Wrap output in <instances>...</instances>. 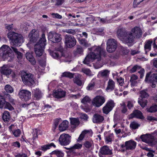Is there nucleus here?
Segmentation results:
<instances>
[{
    "instance_id": "nucleus-1",
    "label": "nucleus",
    "mask_w": 157,
    "mask_h": 157,
    "mask_svg": "<svg viewBox=\"0 0 157 157\" xmlns=\"http://www.w3.org/2000/svg\"><path fill=\"white\" fill-rule=\"evenodd\" d=\"M9 39L11 40V48L14 51V52L17 56V58L20 59L22 58V54L18 51L16 47L19 46L23 42V37L20 34H19L13 32H9L7 34Z\"/></svg>"
},
{
    "instance_id": "nucleus-2",
    "label": "nucleus",
    "mask_w": 157,
    "mask_h": 157,
    "mask_svg": "<svg viewBox=\"0 0 157 157\" xmlns=\"http://www.w3.org/2000/svg\"><path fill=\"white\" fill-rule=\"evenodd\" d=\"M90 50L91 51L88 53L83 61L84 64H88L90 62L96 59L98 61H101V56H105L106 55L105 51L101 46H95Z\"/></svg>"
},
{
    "instance_id": "nucleus-3",
    "label": "nucleus",
    "mask_w": 157,
    "mask_h": 157,
    "mask_svg": "<svg viewBox=\"0 0 157 157\" xmlns=\"http://www.w3.org/2000/svg\"><path fill=\"white\" fill-rule=\"evenodd\" d=\"M117 37L125 44L131 43L134 41L135 36L131 32H128L124 29H118L117 32Z\"/></svg>"
},
{
    "instance_id": "nucleus-4",
    "label": "nucleus",
    "mask_w": 157,
    "mask_h": 157,
    "mask_svg": "<svg viewBox=\"0 0 157 157\" xmlns=\"http://www.w3.org/2000/svg\"><path fill=\"white\" fill-rule=\"evenodd\" d=\"M46 41L45 34L43 33L41 38L34 46V51L37 56L39 57L42 55L45 46Z\"/></svg>"
},
{
    "instance_id": "nucleus-5",
    "label": "nucleus",
    "mask_w": 157,
    "mask_h": 157,
    "mask_svg": "<svg viewBox=\"0 0 157 157\" xmlns=\"http://www.w3.org/2000/svg\"><path fill=\"white\" fill-rule=\"evenodd\" d=\"M14 51L8 46L4 44L0 48V55L3 58L8 59L9 57L12 59L14 57L13 52Z\"/></svg>"
},
{
    "instance_id": "nucleus-6",
    "label": "nucleus",
    "mask_w": 157,
    "mask_h": 157,
    "mask_svg": "<svg viewBox=\"0 0 157 157\" xmlns=\"http://www.w3.org/2000/svg\"><path fill=\"white\" fill-rule=\"evenodd\" d=\"M142 140L150 145L152 146L157 143V132L155 131L154 135H143L140 136Z\"/></svg>"
},
{
    "instance_id": "nucleus-7",
    "label": "nucleus",
    "mask_w": 157,
    "mask_h": 157,
    "mask_svg": "<svg viewBox=\"0 0 157 157\" xmlns=\"http://www.w3.org/2000/svg\"><path fill=\"white\" fill-rule=\"evenodd\" d=\"M21 77L23 82L25 85L31 86L35 84L33 75L31 74L24 72L22 73Z\"/></svg>"
},
{
    "instance_id": "nucleus-8",
    "label": "nucleus",
    "mask_w": 157,
    "mask_h": 157,
    "mask_svg": "<svg viewBox=\"0 0 157 157\" xmlns=\"http://www.w3.org/2000/svg\"><path fill=\"white\" fill-rule=\"evenodd\" d=\"M136 143L132 140L126 141L124 144H121L120 145V148L122 152L126 151L127 150H133L136 146Z\"/></svg>"
},
{
    "instance_id": "nucleus-9",
    "label": "nucleus",
    "mask_w": 157,
    "mask_h": 157,
    "mask_svg": "<svg viewBox=\"0 0 157 157\" xmlns=\"http://www.w3.org/2000/svg\"><path fill=\"white\" fill-rule=\"evenodd\" d=\"M106 44V50L109 53L115 51L117 46V42L114 39H108L107 41Z\"/></svg>"
},
{
    "instance_id": "nucleus-10",
    "label": "nucleus",
    "mask_w": 157,
    "mask_h": 157,
    "mask_svg": "<svg viewBox=\"0 0 157 157\" xmlns=\"http://www.w3.org/2000/svg\"><path fill=\"white\" fill-rule=\"evenodd\" d=\"M112 154V150L106 146L100 148L98 155L100 157H111Z\"/></svg>"
},
{
    "instance_id": "nucleus-11",
    "label": "nucleus",
    "mask_w": 157,
    "mask_h": 157,
    "mask_svg": "<svg viewBox=\"0 0 157 157\" xmlns=\"http://www.w3.org/2000/svg\"><path fill=\"white\" fill-rule=\"evenodd\" d=\"M71 136L68 134L63 133L60 135L59 139V142L62 145H67L71 142Z\"/></svg>"
},
{
    "instance_id": "nucleus-12",
    "label": "nucleus",
    "mask_w": 157,
    "mask_h": 157,
    "mask_svg": "<svg viewBox=\"0 0 157 157\" xmlns=\"http://www.w3.org/2000/svg\"><path fill=\"white\" fill-rule=\"evenodd\" d=\"M65 43L67 47L71 48L76 44V40L73 36L67 34L65 36Z\"/></svg>"
},
{
    "instance_id": "nucleus-13",
    "label": "nucleus",
    "mask_w": 157,
    "mask_h": 157,
    "mask_svg": "<svg viewBox=\"0 0 157 157\" xmlns=\"http://www.w3.org/2000/svg\"><path fill=\"white\" fill-rule=\"evenodd\" d=\"M61 35L57 33L54 32H50L48 34L49 39L53 43L60 42L62 38Z\"/></svg>"
},
{
    "instance_id": "nucleus-14",
    "label": "nucleus",
    "mask_w": 157,
    "mask_h": 157,
    "mask_svg": "<svg viewBox=\"0 0 157 157\" xmlns=\"http://www.w3.org/2000/svg\"><path fill=\"white\" fill-rule=\"evenodd\" d=\"M115 105V103L113 100H110L108 101L102 108L103 113L105 114H108L112 110Z\"/></svg>"
},
{
    "instance_id": "nucleus-15",
    "label": "nucleus",
    "mask_w": 157,
    "mask_h": 157,
    "mask_svg": "<svg viewBox=\"0 0 157 157\" xmlns=\"http://www.w3.org/2000/svg\"><path fill=\"white\" fill-rule=\"evenodd\" d=\"M51 56L54 59H59L60 62H67V61L65 60V56L60 52L55 51L50 53Z\"/></svg>"
},
{
    "instance_id": "nucleus-16",
    "label": "nucleus",
    "mask_w": 157,
    "mask_h": 157,
    "mask_svg": "<svg viewBox=\"0 0 157 157\" xmlns=\"http://www.w3.org/2000/svg\"><path fill=\"white\" fill-rule=\"evenodd\" d=\"M145 82L153 83L157 82V73H151V72L147 73L145 79Z\"/></svg>"
},
{
    "instance_id": "nucleus-17",
    "label": "nucleus",
    "mask_w": 157,
    "mask_h": 157,
    "mask_svg": "<svg viewBox=\"0 0 157 157\" xmlns=\"http://www.w3.org/2000/svg\"><path fill=\"white\" fill-rule=\"evenodd\" d=\"M131 33L135 38H139L141 36L142 31L140 28L136 26L132 28L131 30Z\"/></svg>"
},
{
    "instance_id": "nucleus-18",
    "label": "nucleus",
    "mask_w": 157,
    "mask_h": 157,
    "mask_svg": "<svg viewBox=\"0 0 157 157\" xmlns=\"http://www.w3.org/2000/svg\"><path fill=\"white\" fill-rule=\"evenodd\" d=\"M66 95V92L61 89L55 90L53 93V97L56 98H64Z\"/></svg>"
},
{
    "instance_id": "nucleus-19",
    "label": "nucleus",
    "mask_w": 157,
    "mask_h": 157,
    "mask_svg": "<svg viewBox=\"0 0 157 157\" xmlns=\"http://www.w3.org/2000/svg\"><path fill=\"white\" fill-rule=\"evenodd\" d=\"M115 83L111 79H109L107 83V85L105 89L107 92H110L115 89Z\"/></svg>"
},
{
    "instance_id": "nucleus-20",
    "label": "nucleus",
    "mask_w": 157,
    "mask_h": 157,
    "mask_svg": "<svg viewBox=\"0 0 157 157\" xmlns=\"http://www.w3.org/2000/svg\"><path fill=\"white\" fill-rule=\"evenodd\" d=\"M142 119L143 118L142 113L141 112L138 110H135L132 113L129 115V118H132L133 117Z\"/></svg>"
},
{
    "instance_id": "nucleus-21",
    "label": "nucleus",
    "mask_w": 157,
    "mask_h": 157,
    "mask_svg": "<svg viewBox=\"0 0 157 157\" xmlns=\"http://www.w3.org/2000/svg\"><path fill=\"white\" fill-rule=\"evenodd\" d=\"M31 93L28 90H23L20 91L19 95L21 98H30Z\"/></svg>"
},
{
    "instance_id": "nucleus-22",
    "label": "nucleus",
    "mask_w": 157,
    "mask_h": 157,
    "mask_svg": "<svg viewBox=\"0 0 157 157\" xmlns=\"http://www.w3.org/2000/svg\"><path fill=\"white\" fill-rule=\"evenodd\" d=\"M39 35L38 32L35 29H33L30 33L29 34V36L31 40L35 41L37 40V39L38 38Z\"/></svg>"
},
{
    "instance_id": "nucleus-23",
    "label": "nucleus",
    "mask_w": 157,
    "mask_h": 157,
    "mask_svg": "<svg viewBox=\"0 0 157 157\" xmlns=\"http://www.w3.org/2000/svg\"><path fill=\"white\" fill-rule=\"evenodd\" d=\"M105 99H94L92 101L93 105L96 107H99L105 102Z\"/></svg>"
},
{
    "instance_id": "nucleus-24",
    "label": "nucleus",
    "mask_w": 157,
    "mask_h": 157,
    "mask_svg": "<svg viewBox=\"0 0 157 157\" xmlns=\"http://www.w3.org/2000/svg\"><path fill=\"white\" fill-rule=\"evenodd\" d=\"M104 120L103 117L98 114H94L93 118V122L95 123L102 122Z\"/></svg>"
},
{
    "instance_id": "nucleus-25",
    "label": "nucleus",
    "mask_w": 157,
    "mask_h": 157,
    "mask_svg": "<svg viewBox=\"0 0 157 157\" xmlns=\"http://www.w3.org/2000/svg\"><path fill=\"white\" fill-rule=\"evenodd\" d=\"M2 74L6 75H9L11 72V70L6 65H3L1 69Z\"/></svg>"
},
{
    "instance_id": "nucleus-26",
    "label": "nucleus",
    "mask_w": 157,
    "mask_h": 157,
    "mask_svg": "<svg viewBox=\"0 0 157 157\" xmlns=\"http://www.w3.org/2000/svg\"><path fill=\"white\" fill-rule=\"evenodd\" d=\"M15 126L13 124H12L9 127L10 132L12 131L13 134L15 137H19L21 133V130L18 129L12 131V129L14 128Z\"/></svg>"
},
{
    "instance_id": "nucleus-27",
    "label": "nucleus",
    "mask_w": 157,
    "mask_h": 157,
    "mask_svg": "<svg viewBox=\"0 0 157 157\" xmlns=\"http://www.w3.org/2000/svg\"><path fill=\"white\" fill-rule=\"evenodd\" d=\"M68 122L66 120L63 121L59 126V129L60 131L66 130L68 127Z\"/></svg>"
},
{
    "instance_id": "nucleus-28",
    "label": "nucleus",
    "mask_w": 157,
    "mask_h": 157,
    "mask_svg": "<svg viewBox=\"0 0 157 157\" xmlns=\"http://www.w3.org/2000/svg\"><path fill=\"white\" fill-rule=\"evenodd\" d=\"M70 122L71 125V127L75 128L79 124L80 122L78 118H70Z\"/></svg>"
},
{
    "instance_id": "nucleus-29",
    "label": "nucleus",
    "mask_w": 157,
    "mask_h": 157,
    "mask_svg": "<svg viewBox=\"0 0 157 157\" xmlns=\"http://www.w3.org/2000/svg\"><path fill=\"white\" fill-rule=\"evenodd\" d=\"M153 42L152 40H148L146 42L144 45V49L145 53L147 54V52L150 51L151 49V45Z\"/></svg>"
},
{
    "instance_id": "nucleus-30",
    "label": "nucleus",
    "mask_w": 157,
    "mask_h": 157,
    "mask_svg": "<svg viewBox=\"0 0 157 157\" xmlns=\"http://www.w3.org/2000/svg\"><path fill=\"white\" fill-rule=\"evenodd\" d=\"M27 59L33 64L35 65L36 61L32 55L30 53L27 52L26 54Z\"/></svg>"
},
{
    "instance_id": "nucleus-31",
    "label": "nucleus",
    "mask_w": 157,
    "mask_h": 157,
    "mask_svg": "<svg viewBox=\"0 0 157 157\" xmlns=\"http://www.w3.org/2000/svg\"><path fill=\"white\" fill-rule=\"evenodd\" d=\"M2 118L4 121H8L10 118V113L7 111H5L3 113Z\"/></svg>"
},
{
    "instance_id": "nucleus-32",
    "label": "nucleus",
    "mask_w": 157,
    "mask_h": 157,
    "mask_svg": "<svg viewBox=\"0 0 157 157\" xmlns=\"http://www.w3.org/2000/svg\"><path fill=\"white\" fill-rule=\"evenodd\" d=\"M81 77L80 75H77L75 76L74 79V82L79 86H81L82 84Z\"/></svg>"
},
{
    "instance_id": "nucleus-33",
    "label": "nucleus",
    "mask_w": 157,
    "mask_h": 157,
    "mask_svg": "<svg viewBox=\"0 0 157 157\" xmlns=\"http://www.w3.org/2000/svg\"><path fill=\"white\" fill-rule=\"evenodd\" d=\"M139 96L141 98H147L149 97V95L147 90H143L140 91Z\"/></svg>"
},
{
    "instance_id": "nucleus-34",
    "label": "nucleus",
    "mask_w": 157,
    "mask_h": 157,
    "mask_svg": "<svg viewBox=\"0 0 157 157\" xmlns=\"http://www.w3.org/2000/svg\"><path fill=\"white\" fill-rule=\"evenodd\" d=\"M138 78V76L135 75H132L131 77L130 82L132 86H135L137 83L136 80Z\"/></svg>"
},
{
    "instance_id": "nucleus-35",
    "label": "nucleus",
    "mask_w": 157,
    "mask_h": 157,
    "mask_svg": "<svg viewBox=\"0 0 157 157\" xmlns=\"http://www.w3.org/2000/svg\"><path fill=\"white\" fill-rule=\"evenodd\" d=\"M52 146H53L54 147H56V145L53 143H51L50 144L44 145L42 146L41 150L45 151L49 149Z\"/></svg>"
},
{
    "instance_id": "nucleus-36",
    "label": "nucleus",
    "mask_w": 157,
    "mask_h": 157,
    "mask_svg": "<svg viewBox=\"0 0 157 157\" xmlns=\"http://www.w3.org/2000/svg\"><path fill=\"white\" fill-rule=\"evenodd\" d=\"M147 112L153 113L157 111V105H153L149 108H147Z\"/></svg>"
},
{
    "instance_id": "nucleus-37",
    "label": "nucleus",
    "mask_w": 157,
    "mask_h": 157,
    "mask_svg": "<svg viewBox=\"0 0 157 157\" xmlns=\"http://www.w3.org/2000/svg\"><path fill=\"white\" fill-rule=\"evenodd\" d=\"M90 131H91L89 130H85L83 131L78 138V141L79 142L82 140L84 138L86 134L89 133Z\"/></svg>"
},
{
    "instance_id": "nucleus-38",
    "label": "nucleus",
    "mask_w": 157,
    "mask_h": 157,
    "mask_svg": "<svg viewBox=\"0 0 157 157\" xmlns=\"http://www.w3.org/2000/svg\"><path fill=\"white\" fill-rule=\"evenodd\" d=\"M109 73V71L107 70H102L99 72V75L102 77H107Z\"/></svg>"
},
{
    "instance_id": "nucleus-39",
    "label": "nucleus",
    "mask_w": 157,
    "mask_h": 157,
    "mask_svg": "<svg viewBox=\"0 0 157 157\" xmlns=\"http://www.w3.org/2000/svg\"><path fill=\"white\" fill-rule=\"evenodd\" d=\"M34 94L35 97L36 98H40L42 97V94L39 89L36 88L34 90Z\"/></svg>"
},
{
    "instance_id": "nucleus-40",
    "label": "nucleus",
    "mask_w": 157,
    "mask_h": 157,
    "mask_svg": "<svg viewBox=\"0 0 157 157\" xmlns=\"http://www.w3.org/2000/svg\"><path fill=\"white\" fill-rule=\"evenodd\" d=\"M82 147V145L79 144L78 143L75 144L73 146L71 147L70 148H66L67 149L70 150L72 151L73 149H78L81 148Z\"/></svg>"
},
{
    "instance_id": "nucleus-41",
    "label": "nucleus",
    "mask_w": 157,
    "mask_h": 157,
    "mask_svg": "<svg viewBox=\"0 0 157 157\" xmlns=\"http://www.w3.org/2000/svg\"><path fill=\"white\" fill-rule=\"evenodd\" d=\"M85 147L87 149L91 148L93 146V143L92 141H86L83 144Z\"/></svg>"
},
{
    "instance_id": "nucleus-42",
    "label": "nucleus",
    "mask_w": 157,
    "mask_h": 157,
    "mask_svg": "<svg viewBox=\"0 0 157 157\" xmlns=\"http://www.w3.org/2000/svg\"><path fill=\"white\" fill-rule=\"evenodd\" d=\"M138 102L142 107L144 108L147 105V101L145 99H140Z\"/></svg>"
},
{
    "instance_id": "nucleus-43",
    "label": "nucleus",
    "mask_w": 157,
    "mask_h": 157,
    "mask_svg": "<svg viewBox=\"0 0 157 157\" xmlns=\"http://www.w3.org/2000/svg\"><path fill=\"white\" fill-rule=\"evenodd\" d=\"M51 154L55 155L57 157H63V154L61 151L57 150L52 151Z\"/></svg>"
},
{
    "instance_id": "nucleus-44",
    "label": "nucleus",
    "mask_w": 157,
    "mask_h": 157,
    "mask_svg": "<svg viewBox=\"0 0 157 157\" xmlns=\"http://www.w3.org/2000/svg\"><path fill=\"white\" fill-rule=\"evenodd\" d=\"M140 126V125L135 121L132 122L130 124V127L134 129L137 128Z\"/></svg>"
},
{
    "instance_id": "nucleus-45",
    "label": "nucleus",
    "mask_w": 157,
    "mask_h": 157,
    "mask_svg": "<svg viewBox=\"0 0 157 157\" xmlns=\"http://www.w3.org/2000/svg\"><path fill=\"white\" fill-rule=\"evenodd\" d=\"M61 121V119L60 118H57L55 119L54 123V125L53 127V130L54 131H55V129L57 127V126L59 123V122Z\"/></svg>"
},
{
    "instance_id": "nucleus-46",
    "label": "nucleus",
    "mask_w": 157,
    "mask_h": 157,
    "mask_svg": "<svg viewBox=\"0 0 157 157\" xmlns=\"http://www.w3.org/2000/svg\"><path fill=\"white\" fill-rule=\"evenodd\" d=\"M98 95L94 98H104L105 95L103 94L101 90H98L97 92Z\"/></svg>"
},
{
    "instance_id": "nucleus-47",
    "label": "nucleus",
    "mask_w": 157,
    "mask_h": 157,
    "mask_svg": "<svg viewBox=\"0 0 157 157\" xmlns=\"http://www.w3.org/2000/svg\"><path fill=\"white\" fill-rule=\"evenodd\" d=\"M4 106L5 108L7 109L10 110L11 111L14 110V108L11 105L9 102L6 101Z\"/></svg>"
},
{
    "instance_id": "nucleus-48",
    "label": "nucleus",
    "mask_w": 157,
    "mask_h": 157,
    "mask_svg": "<svg viewBox=\"0 0 157 157\" xmlns=\"http://www.w3.org/2000/svg\"><path fill=\"white\" fill-rule=\"evenodd\" d=\"M5 89L6 92L9 93H11L13 91L12 87L9 85H6Z\"/></svg>"
},
{
    "instance_id": "nucleus-49",
    "label": "nucleus",
    "mask_w": 157,
    "mask_h": 157,
    "mask_svg": "<svg viewBox=\"0 0 157 157\" xmlns=\"http://www.w3.org/2000/svg\"><path fill=\"white\" fill-rule=\"evenodd\" d=\"M113 137V134H111L106 136L105 138V141L107 143L111 142Z\"/></svg>"
},
{
    "instance_id": "nucleus-50",
    "label": "nucleus",
    "mask_w": 157,
    "mask_h": 157,
    "mask_svg": "<svg viewBox=\"0 0 157 157\" xmlns=\"http://www.w3.org/2000/svg\"><path fill=\"white\" fill-rule=\"evenodd\" d=\"M95 85V83L93 81H91L86 87L87 90H92L94 88Z\"/></svg>"
},
{
    "instance_id": "nucleus-51",
    "label": "nucleus",
    "mask_w": 157,
    "mask_h": 157,
    "mask_svg": "<svg viewBox=\"0 0 157 157\" xmlns=\"http://www.w3.org/2000/svg\"><path fill=\"white\" fill-rule=\"evenodd\" d=\"M80 43L86 47L89 46V44L87 41L85 39H83L81 40H80Z\"/></svg>"
},
{
    "instance_id": "nucleus-52",
    "label": "nucleus",
    "mask_w": 157,
    "mask_h": 157,
    "mask_svg": "<svg viewBox=\"0 0 157 157\" xmlns=\"http://www.w3.org/2000/svg\"><path fill=\"white\" fill-rule=\"evenodd\" d=\"M63 76L64 77H67L70 78L73 77V75L71 73L69 72H64L63 73Z\"/></svg>"
},
{
    "instance_id": "nucleus-53",
    "label": "nucleus",
    "mask_w": 157,
    "mask_h": 157,
    "mask_svg": "<svg viewBox=\"0 0 157 157\" xmlns=\"http://www.w3.org/2000/svg\"><path fill=\"white\" fill-rule=\"evenodd\" d=\"M140 67L137 65H136L134 66L130 70L131 73H134L135 72L137 69H139Z\"/></svg>"
},
{
    "instance_id": "nucleus-54",
    "label": "nucleus",
    "mask_w": 157,
    "mask_h": 157,
    "mask_svg": "<svg viewBox=\"0 0 157 157\" xmlns=\"http://www.w3.org/2000/svg\"><path fill=\"white\" fill-rule=\"evenodd\" d=\"M144 0H134L133 5V7L134 8L136 7L140 3L142 2Z\"/></svg>"
},
{
    "instance_id": "nucleus-55",
    "label": "nucleus",
    "mask_w": 157,
    "mask_h": 157,
    "mask_svg": "<svg viewBox=\"0 0 157 157\" xmlns=\"http://www.w3.org/2000/svg\"><path fill=\"white\" fill-rule=\"evenodd\" d=\"M51 15L52 16V17L54 18H58V19H61L62 18V16L61 15L57 13H52L51 14Z\"/></svg>"
},
{
    "instance_id": "nucleus-56",
    "label": "nucleus",
    "mask_w": 157,
    "mask_h": 157,
    "mask_svg": "<svg viewBox=\"0 0 157 157\" xmlns=\"http://www.w3.org/2000/svg\"><path fill=\"white\" fill-rule=\"evenodd\" d=\"M80 117L82 119L85 120H87L88 118V116L86 113H81L80 114Z\"/></svg>"
},
{
    "instance_id": "nucleus-57",
    "label": "nucleus",
    "mask_w": 157,
    "mask_h": 157,
    "mask_svg": "<svg viewBox=\"0 0 157 157\" xmlns=\"http://www.w3.org/2000/svg\"><path fill=\"white\" fill-rule=\"evenodd\" d=\"M117 81L119 84V85L122 86L124 83V79L121 77H120L117 78Z\"/></svg>"
},
{
    "instance_id": "nucleus-58",
    "label": "nucleus",
    "mask_w": 157,
    "mask_h": 157,
    "mask_svg": "<svg viewBox=\"0 0 157 157\" xmlns=\"http://www.w3.org/2000/svg\"><path fill=\"white\" fill-rule=\"evenodd\" d=\"M6 101L5 99H0V108H3L5 105Z\"/></svg>"
},
{
    "instance_id": "nucleus-59",
    "label": "nucleus",
    "mask_w": 157,
    "mask_h": 157,
    "mask_svg": "<svg viewBox=\"0 0 157 157\" xmlns=\"http://www.w3.org/2000/svg\"><path fill=\"white\" fill-rule=\"evenodd\" d=\"M83 72L87 75H89L90 74V71L88 68H84L82 69Z\"/></svg>"
},
{
    "instance_id": "nucleus-60",
    "label": "nucleus",
    "mask_w": 157,
    "mask_h": 157,
    "mask_svg": "<svg viewBox=\"0 0 157 157\" xmlns=\"http://www.w3.org/2000/svg\"><path fill=\"white\" fill-rule=\"evenodd\" d=\"M83 52V49L82 47L78 46L77 48L76 52L77 53L81 54Z\"/></svg>"
},
{
    "instance_id": "nucleus-61",
    "label": "nucleus",
    "mask_w": 157,
    "mask_h": 157,
    "mask_svg": "<svg viewBox=\"0 0 157 157\" xmlns=\"http://www.w3.org/2000/svg\"><path fill=\"white\" fill-rule=\"evenodd\" d=\"M121 51H122V53L124 55L127 54L129 52L128 50L126 48L123 47H121Z\"/></svg>"
},
{
    "instance_id": "nucleus-62",
    "label": "nucleus",
    "mask_w": 157,
    "mask_h": 157,
    "mask_svg": "<svg viewBox=\"0 0 157 157\" xmlns=\"http://www.w3.org/2000/svg\"><path fill=\"white\" fill-rule=\"evenodd\" d=\"M64 32L72 34H75V30L72 29H66L64 31Z\"/></svg>"
},
{
    "instance_id": "nucleus-63",
    "label": "nucleus",
    "mask_w": 157,
    "mask_h": 157,
    "mask_svg": "<svg viewBox=\"0 0 157 157\" xmlns=\"http://www.w3.org/2000/svg\"><path fill=\"white\" fill-rule=\"evenodd\" d=\"M55 5L57 6H61L64 2V0H56Z\"/></svg>"
},
{
    "instance_id": "nucleus-64",
    "label": "nucleus",
    "mask_w": 157,
    "mask_h": 157,
    "mask_svg": "<svg viewBox=\"0 0 157 157\" xmlns=\"http://www.w3.org/2000/svg\"><path fill=\"white\" fill-rule=\"evenodd\" d=\"M15 157H27V155L23 153H18L15 155Z\"/></svg>"
}]
</instances>
